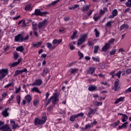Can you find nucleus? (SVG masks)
Instances as JSON below:
<instances>
[{
  "mask_svg": "<svg viewBox=\"0 0 131 131\" xmlns=\"http://www.w3.org/2000/svg\"><path fill=\"white\" fill-rule=\"evenodd\" d=\"M47 121V114L46 113H43V116L41 117V119L38 118H35L34 123V125L38 126V125H42L45 124Z\"/></svg>",
  "mask_w": 131,
  "mask_h": 131,
  "instance_id": "1",
  "label": "nucleus"
},
{
  "mask_svg": "<svg viewBox=\"0 0 131 131\" xmlns=\"http://www.w3.org/2000/svg\"><path fill=\"white\" fill-rule=\"evenodd\" d=\"M29 39V35H27L24 37L22 34H18L14 37L15 42H23L25 40Z\"/></svg>",
  "mask_w": 131,
  "mask_h": 131,
  "instance_id": "2",
  "label": "nucleus"
},
{
  "mask_svg": "<svg viewBox=\"0 0 131 131\" xmlns=\"http://www.w3.org/2000/svg\"><path fill=\"white\" fill-rule=\"evenodd\" d=\"M53 105H57V102H59V98H58V94L57 93H53V96L50 97L47 100V102L50 103L52 101Z\"/></svg>",
  "mask_w": 131,
  "mask_h": 131,
  "instance_id": "3",
  "label": "nucleus"
},
{
  "mask_svg": "<svg viewBox=\"0 0 131 131\" xmlns=\"http://www.w3.org/2000/svg\"><path fill=\"white\" fill-rule=\"evenodd\" d=\"M88 37V34H84L81 36L80 38L78 39L77 42V46H81L82 45V43L84 42L85 41V39H86V38Z\"/></svg>",
  "mask_w": 131,
  "mask_h": 131,
  "instance_id": "4",
  "label": "nucleus"
},
{
  "mask_svg": "<svg viewBox=\"0 0 131 131\" xmlns=\"http://www.w3.org/2000/svg\"><path fill=\"white\" fill-rule=\"evenodd\" d=\"M42 84V79L41 78L39 79H36L35 81L30 84V85H32V86H35V85H37L38 86H39Z\"/></svg>",
  "mask_w": 131,
  "mask_h": 131,
  "instance_id": "5",
  "label": "nucleus"
},
{
  "mask_svg": "<svg viewBox=\"0 0 131 131\" xmlns=\"http://www.w3.org/2000/svg\"><path fill=\"white\" fill-rule=\"evenodd\" d=\"M24 72H26V73H27V69L25 68L23 70H16L14 74V77L18 76V75H19V74H22V73H24Z\"/></svg>",
  "mask_w": 131,
  "mask_h": 131,
  "instance_id": "6",
  "label": "nucleus"
},
{
  "mask_svg": "<svg viewBox=\"0 0 131 131\" xmlns=\"http://www.w3.org/2000/svg\"><path fill=\"white\" fill-rule=\"evenodd\" d=\"M10 110L9 107L5 108L2 112V115L3 116V117H8L9 115H10V113L8 112Z\"/></svg>",
  "mask_w": 131,
  "mask_h": 131,
  "instance_id": "7",
  "label": "nucleus"
},
{
  "mask_svg": "<svg viewBox=\"0 0 131 131\" xmlns=\"http://www.w3.org/2000/svg\"><path fill=\"white\" fill-rule=\"evenodd\" d=\"M94 110L92 107H89V110L87 111L86 116L89 118H92L93 115H94Z\"/></svg>",
  "mask_w": 131,
  "mask_h": 131,
  "instance_id": "8",
  "label": "nucleus"
},
{
  "mask_svg": "<svg viewBox=\"0 0 131 131\" xmlns=\"http://www.w3.org/2000/svg\"><path fill=\"white\" fill-rule=\"evenodd\" d=\"M48 21V19H45L42 21V22H40L37 25V27L38 28L40 29L42 28V27H45V26H47V22Z\"/></svg>",
  "mask_w": 131,
  "mask_h": 131,
  "instance_id": "9",
  "label": "nucleus"
},
{
  "mask_svg": "<svg viewBox=\"0 0 131 131\" xmlns=\"http://www.w3.org/2000/svg\"><path fill=\"white\" fill-rule=\"evenodd\" d=\"M41 45H42V41H40L35 43H33L32 48H33L34 49H35V48H37V49H38V48L41 47Z\"/></svg>",
  "mask_w": 131,
  "mask_h": 131,
  "instance_id": "10",
  "label": "nucleus"
},
{
  "mask_svg": "<svg viewBox=\"0 0 131 131\" xmlns=\"http://www.w3.org/2000/svg\"><path fill=\"white\" fill-rule=\"evenodd\" d=\"M110 49V45L107 43H105L104 46L102 48V52H107L108 50Z\"/></svg>",
  "mask_w": 131,
  "mask_h": 131,
  "instance_id": "11",
  "label": "nucleus"
},
{
  "mask_svg": "<svg viewBox=\"0 0 131 131\" xmlns=\"http://www.w3.org/2000/svg\"><path fill=\"white\" fill-rule=\"evenodd\" d=\"M25 100L29 104L31 101H32V96H31L29 94H27L25 97Z\"/></svg>",
  "mask_w": 131,
  "mask_h": 131,
  "instance_id": "12",
  "label": "nucleus"
},
{
  "mask_svg": "<svg viewBox=\"0 0 131 131\" xmlns=\"http://www.w3.org/2000/svg\"><path fill=\"white\" fill-rule=\"evenodd\" d=\"M119 79H117L115 81V92L118 91L120 89V86H119Z\"/></svg>",
  "mask_w": 131,
  "mask_h": 131,
  "instance_id": "13",
  "label": "nucleus"
},
{
  "mask_svg": "<svg viewBox=\"0 0 131 131\" xmlns=\"http://www.w3.org/2000/svg\"><path fill=\"white\" fill-rule=\"evenodd\" d=\"M127 125H128V122H126L123 123V124L121 125V126H118V129L120 130L122 128H127Z\"/></svg>",
  "mask_w": 131,
  "mask_h": 131,
  "instance_id": "14",
  "label": "nucleus"
},
{
  "mask_svg": "<svg viewBox=\"0 0 131 131\" xmlns=\"http://www.w3.org/2000/svg\"><path fill=\"white\" fill-rule=\"evenodd\" d=\"M0 74L2 75H4V76L6 77L7 75H8V69H2V70L0 71Z\"/></svg>",
  "mask_w": 131,
  "mask_h": 131,
  "instance_id": "15",
  "label": "nucleus"
},
{
  "mask_svg": "<svg viewBox=\"0 0 131 131\" xmlns=\"http://www.w3.org/2000/svg\"><path fill=\"white\" fill-rule=\"evenodd\" d=\"M96 70V68L90 67L88 71V74H90L91 75H93L94 74V72Z\"/></svg>",
  "mask_w": 131,
  "mask_h": 131,
  "instance_id": "16",
  "label": "nucleus"
},
{
  "mask_svg": "<svg viewBox=\"0 0 131 131\" xmlns=\"http://www.w3.org/2000/svg\"><path fill=\"white\" fill-rule=\"evenodd\" d=\"M77 71H78V69L77 68H71L69 69V72H70L71 74H76L77 73Z\"/></svg>",
  "mask_w": 131,
  "mask_h": 131,
  "instance_id": "17",
  "label": "nucleus"
},
{
  "mask_svg": "<svg viewBox=\"0 0 131 131\" xmlns=\"http://www.w3.org/2000/svg\"><path fill=\"white\" fill-rule=\"evenodd\" d=\"M61 42H62V39H54L53 41H52V43L53 45H60V43H61Z\"/></svg>",
  "mask_w": 131,
  "mask_h": 131,
  "instance_id": "18",
  "label": "nucleus"
},
{
  "mask_svg": "<svg viewBox=\"0 0 131 131\" xmlns=\"http://www.w3.org/2000/svg\"><path fill=\"white\" fill-rule=\"evenodd\" d=\"M129 26L127 24H123L120 27V30H123V29H125L126 30L127 29H128Z\"/></svg>",
  "mask_w": 131,
  "mask_h": 131,
  "instance_id": "19",
  "label": "nucleus"
},
{
  "mask_svg": "<svg viewBox=\"0 0 131 131\" xmlns=\"http://www.w3.org/2000/svg\"><path fill=\"white\" fill-rule=\"evenodd\" d=\"M88 90L90 92H94V91H97V87L95 85H92L89 86Z\"/></svg>",
  "mask_w": 131,
  "mask_h": 131,
  "instance_id": "20",
  "label": "nucleus"
},
{
  "mask_svg": "<svg viewBox=\"0 0 131 131\" xmlns=\"http://www.w3.org/2000/svg\"><path fill=\"white\" fill-rule=\"evenodd\" d=\"M31 92H35V93H38V94H41V92H40V91H39V90L38 89V88L37 87H33L31 89Z\"/></svg>",
  "mask_w": 131,
  "mask_h": 131,
  "instance_id": "21",
  "label": "nucleus"
},
{
  "mask_svg": "<svg viewBox=\"0 0 131 131\" xmlns=\"http://www.w3.org/2000/svg\"><path fill=\"white\" fill-rule=\"evenodd\" d=\"M21 25V27H26V23H25V20L24 19L19 20L18 23V25H20V24Z\"/></svg>",
  "mask_w": 131,
  "mask_h": 131,
  "instance_id": "22",
  "label": "nucleus"
},
{
  "mask_svg": "<svg viewBox=\"0 0 131 131\" xmlns=\"http://www.w3.org/2000/svg\"><path fill=\"white\" fill-rule=\"evenodd\" d=\"M16 50L17 52H20V53H23V51H24V48L23 46H20L16 48Z\"/></svg>",
  "mask_w": 131,
  "mask_h": 131,
  "instance_id": "23",
  "label": "nucleus"
},
{
  "mask_svg": "<svg viewBox=\"0 0 131 131\" xmlns=\"http://www.w3.org/2000/svg\"><path fill=\"white\" fill-rule=\"evenodd\" d=\"M122 101H124V97H120V98L116 99L115 101V104H118L120 102H122Z\"/></svg>",
  "mask_w": 131,
  "mask_h": 131,
  "instance_id": "24",
  "label": "nucleus"
},
{
  "mask_svg": "<svg viewBox=\"0 0 131 131\" xmlns=\"http://www.w3.org/2000/svg\"><path fill=\"white\" fill-rule=\"evenodd\" d=\"M122 122H125L127 119H128V117L127 116V115L126 114H123L122 115Z\"/></svg>",
  "mask_w": 131,
  "mask_h": 131,
  "instance_id": "25",
  "label": "nucleus"
},
{
  "mask_svg": "<svg viewBox=\"0 0 131 131\" xmlns=\"http://www.w3.org/2000/svg\"><path fill=\"white\" fill-rule=\"evenodd\" d=\"M89 9H90V6L89 5L84 6L82 8V12H86V11H88Z\"/></svg>",
  "mask_w": 131,
  "mask_h": 131,
  "instance_id": "26",
  "label": "nucleus"
},
{
  "mask_svg": "<svg viewBox=\"0 0 131 131\" xmlns=\"http://www.w3.org/2000/svg\"><path fill=\"white\" fill-rule=\"evenodd\" d=\"M76 118H77V117H76V115H72L70 117V121H72V122H73V121L75 120Z\"/></svg>",
  "mask_w": 131,
  "mask_h": 131,
  "instance_id": "27",
  "label": "nucleus"
},
{
  "mask_svg": "<svg viewBox=\"0 0 131 131\" xmlns=\"http://www.w3.org/2000/svg\"><path fill=\"white\" fill-rule=\"evenodd\" d=\"M40 9H35L34 11V15L35 16H40Z\"/></svg>",
  "mask_w": 131,
  "mask_h": 131,
  "instance_id": "28",
  "label": "nucleus"
},
{
  "mask_svg": "<svg viewBox=\"0 0 131 131\" xmlns=\"http://www.w3.org/2000/svg\"><path fill=\"white\" fill-rule=\"evenodd\" d=\"M94 32L95 33L96 37H100V32L98 31L97 28L94 29Z\"/></svg>",
  "mask_w": 131,
  "mask_h": 131,
  "instance_id": "29",
  "label": "nucleus"
},
{
  "mask_svg": "<svg viewBox=\"0 0 131 131\" xmlns=\"http://www.w3.org/2000/svg\"><path fill=\"white\" fill-rule=\"evenodd\" d=\"M32 29L33 31L36 30V29H37V26L35 23V22L33 21L32 24Z\"/></svg>",
  "mask_w": 131,
  "mask_h": 131,
  "instance_id": "30",
  "label": "nucleus"
},
{
  "mask_svg": "<svg viewBox=\"0 0 131 131\" xmlns=\"http://www.w3.org/2000/svg\"><path fill=\"white\" fill-rule=\"evenodd\" d=\"M107 8H103V10L101 9L100 11H99V14L100 15H103L104 14H105V12H106L107 11Z\"/></svg>",
  "mask_w": 131,
  "mask_h": 131,
  "instance_id": "31",
  "label": "nucleus"
},
{
  "mask_svg": "<svg viewBox=\"0 0 131 131\" xmlns=\"http://www.w3.org/2000/svg\"><path fill=\"white\" fill-rule=\"evenodd\" d=\"M78 7H79V5L75 4L72 7H69L68 9L69 10H75V9L78 8Z\"/></svg>",
  "mask_w": 131,
  "mask_h": 131,
  "instance_id": "32",
  "label": "nucleus"
},
{
  "mask_svg": "<svg viewBox=\"0 0 131 131\" xmlns=\"http://www.w3.org/2000/svg\"><path fill=\"white\" fill-rule=\"evenodd\" d=\"M115 41V39L112 38L111 40H108V42L106 43L109 45L110 47H111V45H112V43H113V42H114Z\"/></svg>",
  "mask_w": 131,
  "mask_h": 131,
  "instance_id": "33",
  "label": "nucleus"
},
{
  "mask_svg": "<svg viewBox=\"0 0 131 131\" xmlns=\"http://www.w3.org/2000/svg\"><path fill=\"white\" fill-rule=\"evenodd\" d=\"M114 21H113L112 20L111 21H108L107 22V23L105 25V26H106V27H111V25L112 24V23H113Z\"/></svg>",
  "mask_w": 131,
  "mask_h": 131,
  "instance_id": "34",
  "label": "nucleus"
},
{
  "mask_svg": "<svg viewBox=\"0 0 131 131\" xmlns=\"http://www.w3.org/2000/svg\"><path fill=\"white\" fill-rule=\"evenodd\" d=\"M30 9H31V5H26L25 7V11H30Z\"/></svg>",
  "mask_w": 131,
  "mask_h": 131,
  "instance_id": "35",
  "label": "nucleus"
},
{
  "mask_svg": "<svg viewBox=\"0 0 131 131\" xmlns=\"http://www.w3.org/2000/svg\"><path fill=\"white\" fill-rule=\"evenodd\" d=\"M16 101L17 102L18 105H20V102L21 101V97L19 95L16 96Z\"/></svg>",
  "mask_w": 131,
  "mask_h": 131,
  "instance_id": "36",
  "label": "nucleus"
},
{
  "mask_svg": "<svg viewBox=\"0 0 131 131\" xmlns=\"http://www.w3.org/2000/svg\"><path fill=\"white\" fill-rule=\"evenodd\" d=\"M13 82H11L8 84H7V85H6L5 86H4V88L5 89H9V88H10V86H12V85H13Z\"/></svg>",
  "mask_w": 131,
  "mask_h": 131,
  "instance_id": "37",
  "label": "nucleus"
},
{
  "mask_svg": "<svg viewBox=\"0 0 131 131\" xmlns=\"http://www.w3.org/2000/svg\"><path fill=\"white\" fill-rule=\"evenodd\" d=\"M98 50H99V46H95L94 47V54H97V53H98Z\"/></svg>",
  "mask_w": 131,
  "mask_h": 131,
  "instance_id": "38",
  "label": "nucleus"
},
{
  "mask_svg": "<svg viewBox=\"0 0 131 131\" xmlns=\"http://www.w3.org/2000/svg\"><path fill=\"white\" fill-rule=\"evenodd\" d=\"M110 75L112 76V78L115 77V70L110 73Z\"/></svg>",
  "mask_w": 131,
  "mask_h": 131,
  "instance_id": "39",
  "label": "nucleus"
},
{
  "mask_svg": "<svg viewBox=\"0 0 131 131\" xmlns=\"http://www.w3.org/2000/svg\"><path fill=\"white\" fill-rule=\"evenodd\" d=\"M92 60L94 61V62H100V59H99V57H95L93 56Z\"/></svg>",
  "mask_w": 131,
  "mask_h": 131,
  "instance_id": "40",
  "label": "nucleus"
},
{
  "mask_svg": "<svg viewBox=\"0 0 131 131\" xmlns=\"http://www.w3.org/2000/svg\"><path fill=\"white\" fill-rule=\"evenodd\" d=\"M100 17L101 16H96V15H94L93 17V18L95 22H97V21H98V20H99V19H100Z\"/></svg>",
  "mask_w": 131,
  "mask_h": 131,
  "instance_id": "41",
  "label": "nucleus"
},
{
  "mask_svg": "<svg viewBox=\"0 0 131 131\" xmlns=\"http://www.w3.org/2000/svg\"><path fill=\"white\" fill-rule=\"evenodd\" d=\"M46 46L48 49H49V50H51L52 49V43L50 42H47Z\"/></svg>",
  "mask_w": 131,
  "mask_h": 131,
  "instance_id": "42",
  "label": "nucleus"
},
{
  "mask_svg": "<svg viewBox=\"0 0 131 131\" xmlns=\"http://www.w3.org/2000/svg\"><path fill=\"white\" fill-rule=\"evenodd\" d=\"M115 17V9L113 10V11L112 12V15H110L109 16L110 19H111V18H114Z\"/></svg>",
  "mask_w": 131,
  "mask_h": 131,
  "instance_id": "43",
  "label": "nucleus"
},
{
  "mask_svg": "<svg viewBox=\"0 0 131 131\" xmlns=\"http://www.w3.org/2000/svg\"><path fill=\"white\" fill-rule=\"evenodd\" d=\"M45 101H48V99H49V97H50V92H47L46 94Z\"/></svg>",
  "mask_w": 131,
  "mask_h": 131,
  "instance_id": "44",
  "label": "nucleus"
},
{
  "mask_svg": "<svg viewBox=\"0 0 131 131\" xmlns=\"http://www.w3.org/2000/svg\"><path fill=\"white\" fill-rule=\"evenodd\" d=\"M78 55L80 57L79 59H82V58H83V54L80 51H78Z\"/></svg>",
  "mask_w": 131,
  "mask_h": 131,
  "instance_id": "45",
  "label": "nucleus"
},
{
  "mask_svg": "<svg viewBox=\"0 0 131 131\" xmlns=\"http://www.w3.org/2000/svg\"><path fill=\"white\" fill-rule=\"evenodd\" d=\"M14 55V59H18V57H19V54H18V53L17 52H15L13 53Z\"/></svg>",
  "mask_w": 131,
  "mask_h": 131,
  "instance_id": "46",
  "label": "nucleus"
},
{
  "mask_svg": "<svg viewBox=\"0 0 131 131\" xmlns=\"http://www.w3.org/2000/svg\"><path fill=\"white\" fill-rule=\"evenodd\" d=\"M18 64V63H17V61L16 62H14L10 64V67H15L16 66H17Z\"/></svg>",
  "mask_w": 131,
  "mask_h": 131,
  "instance_id": "47",
  "label": "nucleus"
},
{
  "mask_svg": "<svg viewBox=\"0 0 131 131\" xmlns=\"http://www.w3.org/2000/svg\"><path fill=\"white\" fill-rule=\"evenodd\" d=\"M115 76H117L118 78H120V76H121V71H119L118 73L115 74Z\"/></svg>",
  "mask_w": 131,
  "mask_h": 131,
  "instance_id": "48",
  "label": "nucleus"
},
{
  "mask_svg": "<svg viewBox=\"0 0 131 131\" xmlns=\"http://www.w3.org/2000/svg\"><path fill=\"white\" fill-rule=\"evenodd\" d=\"M102 105H103V103L99 101H96L95 103V106H102Z\"/></svg>",
  "mask_w": 131,
  "mask_h": 131,
  "instance_id": "49",
  "label": "nucleus"
},
{
  "mask_svg": "<svg viewBox=\"0 0 131 131\" xmlns=\"http://www.w3.org/2000/svg\"><path fill=\"white\" fill-rule=\"evenodd\" d=\"M14 95H12L10 97V98L8 99V100L7 101L8 103H11V101H12V100H14Z\"/></svg>",
  "mask_w": 131,
  "mask_h": 131,
  "instance_id": "50",
  "label": "nucleus"
},
{
  "mask_svg": "<svg viewBox=\"0 0 131 131\" xmlns=\"http://www.w3.org/2000/svg\"><path fill=\"white\" fill-rule=\"evenodd\" d=\"M76 116L77 118V117H83V113H80L76 115Z\"/></svg>",
  "mask_w": 131,
  "mask_h": 131,
  "instance_id": "51",
  "label": "nucleus"
},
{
  "mask_svg": "<svg viewBox=\"0 0 131 131\" xmlns=\"http://www.w3.org/2000/svg\"><path fill=\"white\" fill-rule=\"evenodd\" d=\"M88 45L89 47H92V46H94V42H93V41L89 40L88 42Z\"/></svg>",
  "mask_w": 131,
  "mask_h": 131,
  "instance_id": "52",
  "label": "nucleus"
},
{
  "mask_svg": "<svg viewBox=\"0 0 131 131\" xmlns=\"http://www.w3.org/2000/svg\"><path fill=\"white\" fill-rule=\"evenodd\" d=\"M43 73H45V74L49 73V69L48 68H44Z\"/></svg>",
  "mask_w": 131,
  "mask_h": 131,
  "instance_id": "53",
  "label": "nucleus"
},
{
  "mask_svg": "<svg viewBox=\"0 0 131 131\" xmlns=\"http://www.w3.org/2000/svg\"><path fill=\"white\" fill-rule=\"evenodd\" d=\"M60 2V0H55V1H53L51 3L52 6H55L56 4H58Z\"/></svg>",
  "mask_w": 131,
  "mask_h": 131,
  "instance_id": "54",
  "label": "nucleus"
},
{
  "mask_svg": "<svg viewBox=\"0 0 131 131\" xmlns=\"http://www.w3.org/2000/svg\"><path fill=\"white\" fill-rule=\"evenodd\" d=\"M125 6H126V7H128L129 8H131V3L129 2L128 1L126 2Z\"/></svg>",
  "mask_w": 131,
  "mask_h": 131,
  "instance_id": "55",
  "label": "nucleus"
},
{
  "mask_svg": "<svg viewBox=\"0 0 131 131\" xmlns=\"http://www.w3.org/2000/svg\"><path fill=\"white\" fill-rule=\"evenodd\" d=\"M53 110V105H50L49 107L47 108V111L48 112H51Z\"/></svg>",
  "mask_w": 131,
  "mask_h": 131,
  "instance_id": "56",
  "label": "nucleus"
},
{
  "mask_svg": "<svg viewBox=\"0 0 131 131\" xmlns=\"http://www.w3.org/2000/svg\"><path fill=\"white\" fill-rule=\"evenodd\" d=\"M85 129H88V128H91L92 127V125L90 124H87L85 125Z\"/></svg>",
  "mask_w": 131,
  "mask_h": 131,
  "instance_id": "57",
  "label": "nucleus"
},
{
  "mask_svg": "<svg viewBox=\"0 0 131 131\" xmlns=\"http://www.w3.org/2000/svg\"><path fill=\"white\" fill-rule=\"evenodd\" d=\"M47 14H49V12H40V16H45V15H47Z\"/></svg>",
  "mask_w": 131,
  "mask_h": 131,
  "instance_id": "58",
  "label": "nucleus"
},
{
  "mask_svg": "<svg viewBox=\"0 0 131 131\" xmlns=\"http://www.w3.org/2000/svg\"><path fill=\"white\" fill-rule=\"evenodd\" d=\"M128 93H131V86L126 90L125 94H128Z\"/></svg>",
  "mask_w": 131,
  "mask_h": 131,
  "instance_id": "59",
  "label": "nucleus"
},
{
  "mask_svg": "<svg viewBox=\"0 0 131 131\" xmlns=\"http://www.w3.org/2000/svg\"><path fill=\"white\" fill-rule=\"evenodd\" d=\"M37 104H38V101L37 100H34L33 105L35 107L37 106Z\"/></svg>",
  "mask_w": 131,
  "mask_h": 131,
  "instance_id": "60",
  "label": "nucleus"
},
{
  "mask_svg": "<svg viewBox=\"0 0 131 131\" xmlns=\"http://www.w3.org/2000/svg\"><path fill=\"white\" fill-rule=\"evenodd\" d=\"M75 63H76V62H71L68 66V67L70 68V67H72V66H73V65H74L75 64Z\"/></svg>",
  "mask_w": 131,
  "mask_h": 131,
  "instance_id": "61",
  "label": "nucleus"
},
{
  "mask_svg": "<svg viewBox=\"0 0 131 131\" xmlns=\"http://www.w3.org/2000/svg\"><path fill=\"white\" fill-rule=\"evenodd\" d=\"M70 19V17H65L63 18V21H64L65 22H67V21H69Z\"/></svg>",
  "mask_w": 131,
  "mask_h": 131,
  "instance_id": "62",
  "label": "nucleus"
},
{
  "mask_svg": "<svg viewBox=\"0 0 131 131\" xmlns=\"http://www.w3.org/2000/svg\"><path fill=\"white\" fill-rule=\"evenodd\" d=\"M126 73L127 74H130L131 73V69H127L126 70Z\"/></svg>",
  "mask_w": 131,
  "mask_h": 131,
  "instance_id": "63",
  "label": "nucleus"
},
{
  "mask_svg": "<svg viewBox=\"0 0 131 131\" xmlns=\"http://www.w3.org/2000/svg\"><path fill=\"white\" fill-rule=\"evenodd\" d=\"M92 13H93V10H90V11L87 13V15H88V17H90V16H91V15H92Z\"/></svg>",
  "mask_w": 131,
  "mask_h": 131,
  "instance_id": "64",
  "label": "nucleus"
}]
</instances>
